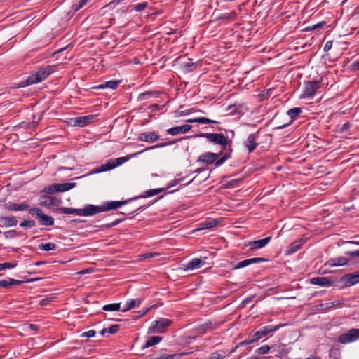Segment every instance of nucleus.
I'll list each match as a JSON object with an SVG mask.
<instances>
[{
    "mask_svg": "<svg viewBox=\"0 0 359 359\" xmlns=\"http://www.w3.org/2000/svg\"><path fill=\"white\" fill-rule=\"evenodd\" d=\"M142 303V299L140 298L135 299H129L125 304V308L121 309L122 312H126L133 308L138 307Z\"/></svg>",
    "mask_w": 359,
    "mask_h": 359,
    "instance_id": "obj_29",
    "label": "nucleus"
},
{
    "mask_svg": "<svg viewBox=\"0 0 359 359\" xmlns=\"http://www.w3.org/2000/svg\"><path fill=\"white\" fill-rule=\"evenodd\" d=\"M217 224L218 222L216 219H208L198 224L197 230L210 229L217 226Z\"/></svg>",
    "mask_w": 359,
    "mask_h": 359,
    "instance_id": "obj_25",
    "label": "nucleus"
},
{
    "mask_svg": "<svg viewBox=\"0 0 359 359\" xmlns=\"http://www.w3.org/2000/svg\"><path fill=\"white\" fill-rule=\"evenodd\" d=\"M76 186V183L72 182L56 184V189H57V192H65L74 188Z\"/></svg>",
    "mask_w": 359,
    "mask_h": 359,
    "instance_id": "obj_34",
    "label": "nucleus"
},
{
    "mask_svg": "<svg viewBox=\"0 0 359 359\" xmlns=\"http://www.w3.org/2000/svg\"><path fill=\"white\" fill-rule=\"evenodd\" d=\"M175 184H176V183H170L165 189V188H157V189L147 190L144 193V195H142V197L146 198V197L154 196L157 195L161 192L165 191L167 189L172 187Z\"/></svg>",
    "mask_w": 359,
    "mask_h": 359,
    "instance_id": "obj_28",
    "label": "nucleus"
},
{
    "mask_svg": "<svg viewBox=\"0 0 359 359\" xmlns=\"http://www.w3.org/2000/svg\"><path fill=\"white\" fill-rule=\"evenodd\" d=\"M158 95V93L156 92V91H147V92L140 94L138 96V100L140 101H142V100L149 99V97H151L153 95H156L157 97Z\"/></svg>",
    "mask_w": 359,
    "mask_h": 359,
    "instance_id": "obj_38",
    "label": "nucleus"
},
{
    "mask_svg": "<svg viewBox=\"0 0 359 359\" xmlns=\"http://www.w3.org/2000/svg\"><path fill=\"white\" fill-rule=\"evenodd\" d=\"M271 240V236H268L265 238L250 241L245 244L246 247H249L250 250L261 249L265 247Z\"/></svg>",
    "mask_w": 359,
    "mask_h": 359,
    "instance_id": "obj_18",
    "label": "nucleus"
},
{
    "mask_svg": "<svg viewBox=\"0 0 359 359\" xmlns=\"http://www.w3.org/2000/svg\"><path fill=\"white\" fill-rule=\"evenodd\" d=\"M4 236L6 238H14L18 236V233L16 232L15 230H11L6 231L4 233Z\"/></svg>",
    "mask_w": 359,
    "mask_h": 359,
    "instance_id": "obj_50",
    "label": "nucleus"
},
{
    "mask_svg": "<svg viewBox=\"0 0 359 359\" xmlns=\"http://www.w3.org/2000/svg\"><path fill=\"white\" fill-rule=\"evenodd\" d=\"M341 281L345 287H350L359 283V271L355 273L344 275Z\"/></svg>",
    "mask_w": 359,
    "mask_h": 359,
    "instance_id": "obj_12",
    "label": "nucleus"
},
{
    "mask_svg": "<svg viewBox=\"0 0 359 359\" xmlns=\"http://www.w3.org/2000/svg\"><path fill=\"white\" fill-rule=\"evenodd\" d=\"M16 266H17L16 263H11V262L0 263V271L4 270L6 269L14 268Z\"/></svg>",
    "mask_w": 359,
    "mask_h": 359,
    "instance_id": "obj_43",
    "label": "nucleus"
},
{
    "mask_svg": "<svg viewBox=\"0 0 359 359\" xmlns=\"http://www.w3.org/2000/svg\"><path fill=\"white\" fill-rule=\"evenodd\" d=\"M121 83V81L111 80L109 81H106L104 83H102L99 86L93 87L94 89H105L110 88L115 90L117 88L118 86Z\"/></svg>",
    "mask_w": 359,
    "mask_h": 359,
    "instance_id": "obj_27",
    "label": "nucleus"
},
{
    "mask_svg": "<svg viewBox=\"0 0 359 359\" xmlns=\"http://www.w3.org/2000/svg\"><path fill=\"white\" fill-rule=\"evenodd\" d=\"M50 302V299L48 298L43 299L40 301V304L41 306H46Z\"/></svg>",
    "mask_w": 359,
    "mask_h": 359,
    "instance_id": "obj_63",
    "label": "nucleus"
},
{
    "mask_svg": "<svg viewBox=\"0 0 359 359\" xmlns=\"http://www.w3.org/2000/svg\"><path fill=\"white\" fill-rule=\"evenodd\" d=\"M95 115H88L83 116H79L71 119L73 126H78L79 127H84L91 123L95 118Z\"/></svg>",
    "mask_w": 359,
    "mask_h": 359,
    "instance_id": "obj_16",
    "label": "nucleus"
},
{
    "mask_svg": "<svg viewBox=\"0 0 359 359\" xmlns=\"http://www.w3.org/2000/svg\"><path fill=\"white\" fill-rule=\"evenodd\" d=\"M128 203L127 201H109L104 203L102 205H91V212L92 215H95L97 213H100L102 212L109 211L111 210H116L125 205Z\"/></svg>",
    "mask_w": 359,
    "mask_h": 359,
    "instance_id": "obj_4",
    "label": "nucleus"
},
{
    "mask_svg": "<svg viewBox=\"0 0 359 359\" xmlns=\"http://www.w3.org/2000/svg\"><path fill=\"white\" fill-rule=\"evenodd\" d=\"M160 139V136L154 131H148L141 133L138 135L137 140L139 141L148 143H153Z\"/></svg>",
    "mask_w": 359,
    "mask_h": 359,
    "instance_id": "obj_14",
    "label": "nucleus"
},
{
    "mask_svg": "<svg viewBox=\"0 0 359 359\" xmlns=\"http://www.w3.org/2000/svg\"><path fill=\"white\" fill-rule=\"evenodd\" d=\"M259 341L258 337L257 335L256 331L251 332L248 337L243 341L239 342L233 349L231 351V353H233L236 351V350L241 346H247L249 344H251L252 343L257 342Z\"/></svg>",
    "mask_w": 359,
    "mask_h": 359,
    "instance_id": "obj_19",
    "label": "nucleus"
},
{
    "mask_svg": "<svg viewBox=\"0 0 359 359\" xmlns=\"http://www.w3.org/2000/svg\"><path fill=\"white\" fill-rule=\"evenodd\" d=\"M219 155L212 152H205L199 156L198 161L209 165L214 163L219 158Z\"/></svg>",
    "mask_w": 359,
    "mask_h": 359,
    "instance_id": "obj_22",
    "label": "nucleus"
},
{
    "mask_svg": "<svg viewBox=\"0 0 359 359\" xmlns=\"http://www.w3.org/2000/svg\"><path fill=\"white\" fill-rule=\"evenodd\" d=\"M29 212L39 219L41 225L53 226L54 224V218L44 214L39 208H32L29 209Z\"/></svg>",
    "mask_w": 359,
    "mask_h": 359,
    "instance_id": "obj_6",
    "label": "nucleus"
},
{
    "mask_svg": "<svg viewBox=\"0 0 359 359\" xmlns=\"http://www.w3.org/2000/svg\"><path fill=\"white\" fill-rule=\"evenodd\" d=\"M348 255H349L352 257H359V250L349 252H348Z\"/></svg>",
    "mask_w": 359,
    "mask_h": 359,
    "instance_id": "obj_61",
    "label": "nucleus"
},
{
    "mask_svg": "<svg viewBox=\"0 0 359 359\" xmlns=\"http://www.w3.org/2000/svg\"><path fill=\"white\" fill-rule=\"evenodd\" d=\"M197 123H217L216 121L209 119L206 117H198L197 118Z\"/></svg>",
    "mask_w": 359,
    "mask_h": 359,
    "instance_id": "obj_45",
    "label": "nucleus"
},
{
    "mask_svg": "<svg viewBox=\"0 0 359 359\" xmlns=\"http://www.w3.org/2000/svg\"><path fill=\"white\" fill-rule=\"evenodd\" d=\"M9 278H8L6 280H0V286L4 288H9L11 286V281H9Z\"/></svg>",
    "mask_w": 359,
    "mask_h": 359,
    "instance_id": "obj_52",
    "label": "nucleus"
},
{
    "mask_svg": "<svg viewBox=\"0 0 359 359\" xmlns=\"http://www.w3.org/2000/svg\"><path fill=\"white\" fill-rule=\"evenodd\" d=\"M194 111H196V110L194 108H191L184 111L177 110L174 112V114L175 118H179L183 116L190 114Z\"/></svg>",
    "mask_w": 359,
    "mask_h": 359,
    "instance_id": "obj_39",
    "label": "nucleus"
},
{
    "mask_svg": "<svg viewBox=\"0 0 359 359\" xmlns=\"http://www.w3.org/2000/svg\"><path fill=\"white\" fill-rule=\"evenodd\" d=\"M9 281H11V285H19L24 283V281H22V280H18L13 279L11 278H9Z\"/></svg>",
    "mask_w": 359,
    "mask_h": 359,
    "instance_id": "obj_59",
    "label": "nucleus"
},
{
    "mask_svg": "<svg viewBox=\"0 0 359 359\" xmlns=\"http://www.w3.org/2000/svg\"><path fill=\"white\" fill-rule=\"evenodd\" d=\"M348 263V259L344 257H339L336 258L330 259L327 262V264L331 266H344Z\"/></svg>",
    "mask_w": 359,
    "mask_h": 359,
    "instance_id": "obj_31",
    "label": "nucleus"
},
{
    "mask_svg": "<svg viewBox=\"0 0 359 359\" xmlns=\"http://www.w3.org/2000/svg\"><path fill=\"white\" fill-rule=\"evenodd\" d=\"M270 346L268 345H263L261 347L258 348L255 350V353L259 355H264L268 353V352L270 351Z\"/></svg>",
    "mask_w": 359,
    "mask_h": 359,
    "instance_id": "obj_41",
    "label": "nucleus"
},
{
    "mask_svg": "<svg viewBox=\"0 0 359 359\" xmlns=\"http://www.w3.org/2000/svg\"><path fill=\"white\" fill-rule=\"evenodd\" d=\"M95 335V331L93 330H88L87 332H83L81 334V337L90 338V337H94Z\"/></svg>",
    "mask_w": 359,
    "mask_h": 359,
    "instance_id": "obj_53",
    "label": "nucleus"
},
{
    "mask_svg": "<svg viewBox=\"0 0 359 359\" xmlns=\"http://www.w3.org/2000/svg\"><path fill=\"white\" fill-rule=\"evenodd\" d=\"M333 303V308L334 307H341L343 304V302L341 300H336L334 302H332Z\"/></svg>",
    "mask_w": 359,
    "mask_h": 359,
    "instance_id": "obj_62",
    "label": "nucleus"
},
{
    "mask_svg": "<svg viewBox=\"0 0 359 359\" xmlns=\"http://www.w3.org/2000/svg\"><path fill=\"white\" fill-rule=\"evenodd\" d=\"M119 325H112L107 328V332L111 334H116L119 330Z\"/></svg>",
    "mask_w": 359,
    "mask_h": 359,
    "instance_id": "obj_49",
    "label": "nucleus"
},
{
    "mask_svg": "<svg viewBox=\"0 0 359 359\" xmlns=\"http://www.w3.org/2000/svg\"><path fill=\"white\" fill-rule=\"evenodd\" d=\"M57 69L55 65H48L39 68L36 72H32L25 80L21 81L19 86L25 87L41 82L48 76L54 73Z\"/></svg>",
    "mask_w": 359,
    "mask_h": 359,
    "instance_id": "obj_2",
    "label": "nucleus"
},
{
    "mask_svg": "<svg viewBox=\"0 0 359 359\" xmlns=\"http://www.w3.org/2000/svg\"><path fill=\"white\" fill-rule=\"evenodd\" d=\"M93 0H80L77 3H74L72 5L69 14L72 15H74L78 11L84 7L86 5L90 4Z\"/></svg>",
    "mask_w": 359,
    "mask_h": 359,
    "instance_id": "obj_26",
    "label": "nucleus"
},
{
    "mask_svg": "<svg viewBox=\"0 0 359 359\" xmlns=\"http://www.w3.org/2000/svg\"><path fill=\"white\" fill-rule=\"evenodd\" d=\"M102 310L104 311H117L121 310V303H113L103 306Z\"/></svg>",
    "mask_w": 359,
    "mask_h": 359,
    "instance_id": "obj_35",
    "label": "nucleus"
},
{
    "mask_svg": "<svg viewBox=\"0 0 359 359\" xmlns=\"http://www.w3.org/2000/svg\"><path fill=\"white\" fill-rule=\"evenodd\" d=\"M204 264L205 262H203L201 259L194 258L187 264H183V269L186 271L194 270L201 268Z\"/></svg>",
    "mask_w": 359,
    "mask_h": 359,
    "instance_id": "obj_23",
    "label": "nucleus"
},
{
    "mask_svg": "<svg viewBox=\"0 0 359 359\" xmlns=\"http://www.w3.org/2000/svg\"><path fill=\"white\" fill-rule=\"evenodd\" d=\"M120 221H121V220H118H118H116V221H114V222H112L111 224H109L105 225V226H106L107 228H109V227H111V226H116V225H117V224H119Z\"/></svg>",
    "mask_w": 359,
    "mask_h": 359,
    "instance_id": "obj_64",
    "label": "nucleus"
},
{
    "mask_svg": "<svg viewBox=\"0 0 359 359\" xmlns=\"http://www.w3.org/2000/svg\"><path fill=\"white\" fill-rule=\"evenodd\" d=\"M236 13L233 11L231 13H223L220 15L217 18L219 20L231 19L233 18L236 16Z\"/></svg>",
    "mask_w": 359,
    "mask_h": 359,
    "instance_id": "obj_46",
    "label": "nucleus"
},
{
    "mask_svg": "<svg viewBox=\"0 0 359 359\" xmlns=\"http://www.w3.org/2000/svg\"><path fill=\"white\" fill-rule=\"evenodd\" d=\"M359 339V329L353 328L347 333L341 334L338 337V341L341 344H348Z\"/></svg>",
    "mask_w": 359,
    "mask_h": 359,
    "instance_id": "obj_9",
    "label": "nucleus"
},
{
    "mask_svg": "<svg viewBox=\"0 0 359 359\" xmlns=\"http://www.w3.org/2000/svg\"><path fill=\"white\" fill-rule=\"evenodd\" d=\"M158 254L156 252H150V253L143 254L142 255V257L143 259H148V258L158 256Z\"/></svg>",
    "mask_w": 359,
    "mask_h": 359,
    "instance_id": "obj_58",
    "label": "nucleus"
},
{
    "mask_svg": "<svg viewBox=\"0 0 359 359\" xmlns=\"http://www.w3.org/2000/svg\"><path fill=\"white\" fill-rule=\"evenodd\" d=\"M351 68L353 71L359 70V59L351 63Z\"/></svg>",
    "mask_w": 359,
    "mask_h": 359,
    "instance_id": "obj_57",
    "label": "nucleus"
},
{
    "mask_svg": "<svg viewBox=\"0 0 359 359\" xmlns=\"http://www.w3.org/2000/svg\"><path fill=\"white\" fill-rule=\"evenodd\" d=\"M267 261H268V259L262 258V257L250 258V259L241 261L236 264L231 263L232 269L236 270V269L246 267L252 264H259V263H262V262H266Z\"/></svg>",
    "mask_w": 359,
    "mask_h": 359,
    "instance_id": "obj_11",
    "label": "nucleus"
},
{
    "mask_svg": "<svg viewBox=\"0 0 359 359\" xmlns=\"http://www.w3.org/2000/svg\"><path fill=\"white\" fill-rule=\"evenodd\" d=\"M147 2L139 3L134 6V10L137 12H140L144 10L147 7Z\"/></svg>",
    "mask_w": 359,
    "mask_h": 359,
    "instance_id": "obj_44",
    "label": "nucleus"
},
{
    "mask_svg": "<svg viewBox=\"0 0 359 359\" xmlns=\"http://www.w3.org/2000/svg\"><path fill=\"white\" fill-rule=\"evenodd\" d=\"M4 208L8 211H26L31 209L29 205L26 203H7L4 205Z\"/></svg>",
    "mask_w": 359,
    "mask_h": 359,
    "instance_id": "obj_17",
    "label": "nucleus"
},
{
    "mask_svg": "<svg viewBox=\"0 0 359 359\" xmlns=\"http://www.w3.org/2000/svg\"><path fill=\"white\" fill-rule=\"evenodd\" d=\"M210 359H223V355L219 353H215L211 355Z\"/></svg>",
    "mask_w": 359,
    "mask_h": 359,
    "instance_id": "obj_60",
    "label": "nucleus"
},
{
    "mask_svg": "<svg viewBox=\"0 0 359 359\" xmlns=\"http://www.w3.org/2000/svg\"><path fill=\"white\" fill-rule=\"evenodd\" d=\"M320 309L322 310H327L333 308V303L332 302H326L323 303L319 305Z\"/></svg>",
    "mask_w": 359,
    "mask_h": 359,
    "instance_id": "obj_51",
    "label": "nucleus"
},
{
    "mask_svg": "<svg viewBox=\"0 0 359 359\" xmlns=\"http://www.w3.org/2000/svg\"><path fill=\"white\" fill-rule=\"evenodd\" d=\"M149 309H150V308L148 307V308L143 309L142 310L138 311L137 312V316H135V318L137 319V318H140L144 316L149 311Z\"/></svg>",
    "mask_w": 359,
    "mask_h": 359,
    "instance_id": "obj_55",
    "label": "nucleus"
},
{
    "mask_svg": "<svg viewBox=\"0 0 359 359\" xmlns=\"http://www.w3.org/2000/svg\"><path fill=\"white\" fill-rule=\"evenodd\" d=\"M18 224L15 217H0V226L11 227L15 226Z\"/></svg>",
    "mask_w": 359,
    "mask_h": 359,
    "instance_id": "obj_24",
    "label": "nucleus"
},
{
    "mask_svg": "<svg viewBox=\"0 0 359 359\" xmlns=\"http://www.w3.org/2000/svg\"><path fill=\"white\" fill-rule=\"evenodd\" d=\"M332 43H333L332 40L327 41L324 46L323 50L325 52L329 51L332 47Z\"/></svg>",
    "mask_w": 359,
    "mask_h": 359,
    "instance_id": "obj_56",
    "label": "nucleus"
},
{
    "mask_svg": "<svg viewBox=\"0 0 359 359\" xmlns=\"http://www.w3.org/2000/svg\"><path fill=\"white\" fill-rule=\"evenodd\" d=\"M194 137L206 138L209 142H211L214 144L219 145L222 147L223 149H224L227 146L228 143L231 142V140H229L227 137H226L222 133H199L198 134H196Z\"/></svg>",
    "mask_w": 359,
    "mask_h": 359,
    "instance_id": "obj_3",
    "label": "nucleus"
},
{
    "mask_svg": "<svg viewBox=\"0 0 359 359\" xmlns=\"http://www.w3.org/2000/svg\"><path fill=\"white\" fill-rule=\"evenodd\" d=\"M163 339L162 337L160 336H152L149 337L145 342V344L142 346V348L145 349L147 348L154 346L159 342H161Z\"/></svg>",
    "mask_w": 359,
    "mask_h": 359,
    "instance_id": "obj_32",
    "label": "nucleus"
},
{
    "mask_svg": "<svg viewBox=\"0 0 359 359\" xmlns=\"http://www.w3.org/2000/svg\"><path fill=\"white\" fill-rule=\"evenodd\" d=\"M91 205H86L83 208L76 209L73 208L61 207L57 210L60 214H74L79 216H91Z\"/></svg>",
    "mask_w": 359,
    "mask_h": 359,
    "instance_id": "obj_7",
    "label": "nucleus"
},
{
    "mask_svg": "<svg viewBox=\"0 0 359 359\" xmlns=\"http://www.w3.org/2000/svg\"><path fill=\"white\" fill-rule=\"evenodd\" d=\"M310 283L313 285H319L321 287H330L333 285L334 282L328 277H314L310 280Z\"/></svg>",
    "mask_w": 359,
    "mask_h": 359,
    "instance_id": "obj_20",
    "label": "nucleus"
},
{
    "mask_svg": "<svg viewBox=\"0 0 359 359\" xmlns=\"http://www.w3.org/2000/svg\"><path fill=\"white\" fill-rule=\"evenodd\" d=\"M178 140H170L168 142H161V143L153 145L151 147H149L141 151L136 152L133 154L127 155L124 157H120V158H117L114 160H111L109 162H108L105 164H103L101 166L96 168L95 169H93V170L90 171V174H97V173H100L102 172L111 170L119 165H121L123 163H124L127 161L130 160V158H132L133 157H136L138 154H140L146 151L162 148V147H165L166 146H170V145L174 144Z\"/></svg>",
    "mask_w": 359,
    "mask_h": 359,
    "instance_id": "obj_1",
    "label": "nucleus"
},
{
    "mask_svg": "<svg viewBox=\"0 0 359 359\" xmlns=\"http://www.w3.org/2000/svg\"><path fill=\"white\" fill-rule=\"evenodd\" d=\"M171 320L166 318H159L154 322V323L148 328L147 334L163 333L165 327L169 326Z\"/></svg>",
    "mask_w": 359,
    "mask_h": 359,
    "instance_id": "obj_8",
    "label": "nucleus"
},
{
    "mask_svg": "<svg viewBox=\"0 0 359 359\" xmlns=\"http://www.w3.org/2000/svg\"><path fill=\"white\" fill-rule=\"evenodd\" d=\"M196 67V64L194 62H192L191 61L184 63L183 67L186 71H191L194 69H195Z\"/></svg>",
    "mask_w": 359,
    "mask_h": 359,
    "instance_id": "obj_48",
    "label": "nucleus"
},
{
    "mask_svg": "<svg viewBox=\"0 0 359 359\" xmlns=\"http://www.w3.org/2000/svg\"><path fill=\"white\" fill-rule=\"evenodd\" d=\"M36 225L34 220H24L20 224V226L23 228H32Z\"/></svg>",
    "mask_w": 359,
    "mask_h": 359,
    "instance_id": "obj_42",
    "label": "nucleus"
},
{
    "mask_svg": "<svg viewBox=\"0 0 359 359\" xmlns=\"http://www.w3.org/2000/svg\"><path fill=\"white\" fill-rule=\"evenodd\" d=\"M285 325L286 324H278L277 325H266L262 327L259 330H256L259 340L268 335H272L275 332L278 331Z\"/></svg>",
    "mask_w": 359,
    "mask_h": 359,
    "instance_id": "obj_10",
    "label": "nucleus"
},
{
    "mask_svg": "<svg viewBox=\"0 0 359 359\" xmlns=\"http://www.w3.org/2000/svg\"><path fill=\"white\" fill-rule=\"evenodd\" d=\"M351 128V124L349 123H344L342 126H341L339 129L338 132L340 133H343L348 130Z\"/></svg>",
    "mask_w": 359,
    "mask_h": 359,
    "instance_id": "obj_54",
    "label": "nucleus"
},
{
    "mask_svg": "<svg viewBox=\"0 0 359 359\" xmlns=\"http://www.w3.org/2000/svg\"><path fill=\"white\" fill-rule=\"evenodd\" d=\"M320 82L316 81H308L304 83V88L299 97L301 99L312 98L316 90L320 88Z\"/></svg>",
    "mask_w": 359,
    "mask_h": 359,
    "instance_id": "obj_5",
    "label": "nucleus"
},
{
    "mask_svg": "<svg viewBox=\"0 0 359 359\" xmlns=\"http://www.w3.org/2000/svg\"><path fill=\"white\" fill-rule=\"evenodd\" d=\"M192 126L189 124H184L180 126L170 128L166 130V133L170 135H177L178 134H185L191 129Z\"/></svg>",
    "mask_w": 359,
    "mask_h": 359,
    "instance_id": "obj_21",
    "label": "nucleus"
},
{
    "mask_svg": "<svg viewBox=\"0 0 359 359\" xmlns=\"http://www.w3.org/2000/svg\"><path fill=\"white\" fill-rule=\"evenodd\" d=\"M43 191L48 194H53L55 192H57V189H56V184H51L47 188H45Z\"/></svg>",
    "mask_w": 359,
    "mask_h": 359,
    "instance_id": "obj_47",
    "label": "nucleus"
},
{
    "mask_svg": "<svg viewBox=\"0 0 359 359\" xmlns=\"http://www.w3.org/2000/svg\"><path fill=\"white\" fill-rule=\"evenodd\" d=\"M259 131L250 134L247 140L244 142V144L249 153L252 152L259 144V143L257 142V140L259 138Z\"/></svg>",
    "mask_w": 359,
    "mask_h": 359,
    "instance_id": "obj_13",
    "label": "nucleus"
},
{
    "mask_svg": "<svg viewBox=\"0 0 359 359\" xmlns=\"http://www.w3.org/2000/svg\"><path fill=\"white\" fill-rule=\"evenodd\" d=\"M57 248V245L53 243H41L39 245V248L43 251L54 250Z\"/></svg>",
    "mask_w": 359,
    "mask_h": 359,
    "instance_id": "obj_37",
    "label": "nucleus"
},
{
    "mask_svg": "<svg viewBox=\"0 0 359 359\" xmlns=\"http://www.w3.org/2000/svg\"><path fill=\"white\" fill-rule=\"evenodd\" d=\"M325 25V21H322V22H320L316 25H311V26H308L306 27L304 30L305 32H310V31H313V30H316L318 28H322L324 25Z\"/></svg>",
    "mask_w": 359,
    "mask_h": 359,
    "instance_id": "obj_40",
    "label": "nucleus"
},
{
    "mask_svg": "<svg viewBox=\"0 0 359 359\" xmlns=\"http://www.w3.org/2000/svg\"><path fill=\"white\" fill-rule=\"evenodd\" d=\"M41 205L46 207H50L51 205H57L56 203L57 201H58V203L61 202L60 200L57 201L55 198L49 196L48 195L41 196Z\"/></svg>",
    "mask_w": 359,
    "mask_h": 359,
    "instance_id": "obj_30",
    "label": "nucleus"
},
{
    "mask_svg": "<svg viewBox=\"0 0 359 359\" xmlns=\"http://www.w3.org/2000/svg\"><path fill=\"white\" fill-rule=\"evenodd\" d=\"M301 112H302V109L299 107H294L292 109H289L287 111V114L290 116V121L287 123H284L281 126H276L274 129L275 130H280V129H283V128L290 126L299 116V115L301 114Z\"/></svg>",
    "mask_w": 359,
    "mask_h": 359,
    "instance_id": "obj_15",
    "label": "nucleus"
},
{
    "mask_svg": "<svg viewBox=\"0 0 359 359\" xmlns=\"http://www.w3.org/2000/svg\"><path fill=\"white\" fill-rule=\"evenodd\" d=\"M231 151H232V149H230L229 152H227L225 154H224L220 158H217L214 162L215 167L221 166L226 160L229 159L231 158Z\"/></svg>",
    "mask_w": 359,
    "mask_h": 359,
    "instance_id": "obj_36",
    "label": "nucleus"
},
{
    "mask_svg": "<svg viewBox=\"0 0 359 359\" xmlns=\"http://www.w3.org/2000/svg\"><path fill=\"white\" fill-rule=\"evenodd\" d=\"M303 243L304 242H302V241H296L290 243L287 248L286 254L291 255L296 252L302 248Z\"/></svg>",
    "mask_w": 359,
    "mask_h": 359,
    "instance_id": "obj_33",
    "label": "nucleus"
}]
</instances>
